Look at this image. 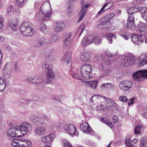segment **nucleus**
Segmentation results:
<instances>
[{"label":"nucleus","mask_w":147,"mask_h":147,"mask_svg":"<svg viewBox=\"0 0 147 147\" xmlns=\"http://www.w3.org/2000/svg\"><path fill=\"white\" fill-rule=\"evenodd\" d=\"M35 134L38 136H41L45 134L47 132L46 127L44 126H38L34 131Z\"/></svg>","instance_id":"16"},{"label":"nucleus","mask_w":147,"mask_h":147,"mask_svg":"<svg viewBox=\"0 0 147 147\" xmlns=\"http://www.w3.org/2000/svg\"><path fill=\"white\" fill-rule=\"evenodd\" d=\"M141 16H142V17L147 22V17L144 14H142Z\"/></svg>","instance_id":"61"},{"label":"nucleus","mask_w":147,"mask_h":147,"mask_svg":"<svg viewBox=\"0 0 147 147\" xmlns=\"http://www.w3.org/2000/svg\"><path fill=\"white\" fill-rule=\"evenodd\" d=\"M42 67L46 71L52 69L53 64L50 61H45L42 63Z\"/></svg>","instance_id":"22"},{"label":"nucleus","mask_w":147,"mask_h":147,"mask_svg":"<svg viewBox=\"0 0 147 147\" xmlns=\"http://www.w3.org/2000/svg\"><path fill=\"white\" fill-rule=\"evenodd\" d=\"M74 11L73 7H72L69 6L67 7V9L66 14L68 16L70 17L73 15Z\"/></svg>","instance_id":"35"},{"label":"nucleus","mask_w":147,"mask_h":147,"mask_svg":"<svg viewBox=\"0 0 147 147\" xmlns=\"http://www.w3.org/2000/svg\"><path fill=\"white\" fill-rule=\"evenodd\" d=\"M142 116L144 118H147V112L143 113L142 115Z\"/></svg>","instance_id":"64"},{"label":"nucleus","mask_w":147,"mask_h":147,"mask_svg":"<svg viewBox=\"0 0 147 147\" xmlns=\"http://www.w3.org/2000/svg\"><path fill=\"white\" fill-rule=\"evenodd\" d=\"M134 99H135V98H132L129 100H128V105H130L132 104L134 102Z\"/></svg>","instance_id":"54"},{"label":"nucleus","mask_w":147,"mask_h":147,"mask_svg":"<svg viewBox=\"0 0 147 147\" xmlns=\"http://www.w3.org/2000/svg\"><path fill=\"white\" fill-rule=\"evenodd\" d=\"M96 97H97V98H98L99 97H100V98L102 100H105V101L107 100V99L105 97L103 96H100L99 95H94L91 98V100L93 99L94 98H95Z\"/></svg>","instance_id":"48"},{"label":"nucleus","mask_w":147,"mask_h":147,"mask_svg":"<svg viewBox=\"0 0 147 147\" xmlns=\"http://www.w3.org/2000/svg\"><path fill=\"white\" fill-rule=\"evenodd\" d=\"M140 147H147V138L144 137L141 140Z\"/></svg>","instance_id":"40"},{"label":"nucleus","mask_w":147,"mask_h":147,"mask_svg":"<svg viewBox=\"0 0 147 147\" xmlns=\"http://www.w3.org/2000/svg\"><path fill=\"white\" fill-rule=\"evenodd\" d=\"M73 77L75 78V79L82 80V79H84V76H83V74H81V72L78 71L75 73L73 75Z\"/></svg>","instance_id":"33"},{"label":"nucleus","mask_w":147,"mask_h":147,"mask_svg":"<svg viewBox=\"0 0 147 147\" xmlns=\"http://www.w3.org/2000/svg\"><path fill=\"white\" fill-rule=\"evenodd\" d=\"M20 31L23 35L26 36H32L34 32V30L25 22L21 24Z\"/></svg>","instance_id":"5"},{"label":"nucleus","mask_w":147,"mask_h":147,"mask_svg":"<svg viewBox=\"0 0 147 147\" xmlns=\"http://www.w3.org/2000/svg\"><path fill=\"white\" fill-rule=\"evenodd\" d=\"M109 23V22L104 21L99 23L97 25V27L99 29L104 28L105 30H110L112 29L111 27L105 26L107 24Z\"/></svg>","instance_id":"24"},{"label":"nucleus","mask_w":147,"mask_h":147,"mask_svg":"<svg viewBox=\"0 0 147 147\" xmlns=\"http://www.w3.org/2000/svg\"><path fill=\"white\" fill-rule=\"evenodd\" d=\"M81 54L80 58L84 61H89L91 59L92 55L90 53L86 51L82 52Z\"/></svg>","instance_id":"20"},{"label":"nucleus","mask_w":147,"mask_h":147,"mask_svg":"<svg viewBox=\"0 0 147 147\" xmlns=\"http://www.w3.org/2000/svg\"><path fill=\"white\" fill-rule=\"evenodd\" d=\"M12 65L11 63H7L4 66L3 70V78L0 76V91L4 90L6 87L5 81L11 77Z\"/></svg>","instance_id":"2"},{"label":"nucleus","mask_w":147,"mask_h":147,"mask_svg":"<svg viewBox=\"0 0 147 147\" xmlns=\"http://www.w3.org/2000/svg\"><path fill=\"white\" fill-rule=\"evenodd\" d=\"M11 144L15 147H31L32 146L31 142L25 139H14L12 140Z\"/></svg>","instance_id":"6"},{"label":"nucleus","mask_w":147,"mask_h":147,"mask_svg":"<svg viewBox=\"0 0 147 147\" xmlns=\"http://www.w3.org/2000/svg\"><path fill=\"white\" fill-rule=\"evenodd\" d=\"M46 80L47 82H50L54 78L55 75L52 69L46 71Z\"/></svg>","instance_id":"23"},{"label":"nucleus","mask_w":147,"mask_h":147,"mask_svg":"<svg viewBox=\"0 0 147 147\" xmlns=\"http://www.w3.org/2000/svg\"><path fill=\"white\" fill-rule=\"evenodd\" d=\"M32 129V126L30 123L24 122L20 125H16L9 129L6 134L9 137H20L29 133Z\"/></svg>","instance_id":"1"},{"label":"nucleus","mask_w":147,"mask_h":147,"mask_svg":"<svg viewBox=\"0 0 147 147\" xmlns=\"http://www.w3.org/2000/svg\"><path fill=\"white\" fill-rule=\"evenodd\" d=\"M71 53L70 52L66 53L62 58V60L64 61L66 64L67 65L71 61Z\"/></svg>","instance_id":"29"},{"label":"nucleus","mask_w":147,"mask_h":147,"mask_svg":"<svg viewBox=\"0 0 147 147\" xmlns=\"http://www.w3.org/2000/svg\"><path fill=\"white\" fill-rule=\"evenodd\" d=\"M14 70L16 71H18L19 70L18 65L17 62H16L15 64Z\"/></svg>","instance_id":"58"},{"label":"nucleus","mask_w":147,"mask_h":147,"mask_svg":"<svg viewBox=\"0 0 147 147\" xmlns=\"http://www.w3.org/2000/svg\"><path fill=\"white\" fill-rule=\"evenodd\" d=\"M14 10L13 5H11L9 7L7 8L6 13L7 14H11L13 12Z\"/></svg>","instance_id":"42"},{"label":"nucleus","mask_w":147,"mask_h":147,"mask_svg":"<svg viewBox=\"0 0 147 147\" xmlns=\"http://www.w3.org/2000/svg\"><path fill=\"white\" fill-rule=\"evenodd\" d=\"M91 36H87L84 37L82 41V44L83 46H86L88 44H90L91 43Z\"/></svg>","instance_id":"30"},{"label":"nucleus","mask_w":147,"mask_h":147,"mask_svg":"<svg viewBox=\"0 0 147 147\" xmlns=\"http://www.w3.org/2000/svg\"><path fill=\"white\" fill-rule=\"evenodd\" d=\"M89 87L92 89H95L97 86L98 81L97 80L94 81H84Z\"/></svg>","instance_id":"27"},{"label":"nucleus","mask_w":147,"mask_h":147,"mask_svg":"<svg viewBox=\"0 0 147 147\" xmlns=\"http://www.w3.org/2000/svg\"><path fill=\"white\" fill-rule=\"evenodd\" d=\"M3 20L2 16H0V30L2 29L3 26Z\"/></svg>","instance_id":"51"},{"label":"nucleus","mask_w":147,"mask_h":147,"mask_svg":"<svg viewBox=\"0 0 147 147\" xmlns=\"http://www.w3.org/2000/svg\"><path fill=\"white\" fill-rule=\"evenodd\" d=\"M127 147H134V145L131 143V142L126 144Z\"/></svg>","instance_id":"63"},{"label":"nucleus","mask_w":147,"mask_h":147,"mask_svg":"<svg viewBox=\"0 0 147 147\" xmlns=\"http://www.w3.org/2000/svg\"><path fill=\"white\" fill-rule=\"evenodd\" d=\"M65 28V25L62 22L55 23L53 26V29L54 31L57 33L63 31Z\"/></svg>","instance_id":"13"},{"label":"nucleus","mask_w":147,"mask_h":147,"mask_svg":"<svg viewBox=\"0 0 147 147\" xmlns=\"http://www.w3.org/2000/svg\"><path fill=\"white\" fill-rule=\"evenodd\" d=\"M64 129L67 133L70 135L75 134L76 131V128L72 124L67 123L64 125Z\"/></svg>","instance_id":"9"},{"label":"nucleus","mask_w":147,"mask_h":147,"mask_svg":"<svg viewBox=\"0 0 147 147\" xmlns=\"http://www.w3.org/2000/svg\"><path fill=\"white\" fill-rule=\"evenodd\" d=\"M26 80L28 82L39 84L42 82L43 81V78L41 76H35L32 77H28L26 78Z\"/></svg>","instance_id":"15"},{"label":"nucleus","mask_w":147,"mask_h":147,"mask_svg":"<svg viewBox=\"0 0 147 147\" xmlns=\"http://www.w3.org/2000/svg\"><path fill=\"white\" fill-rule=\"evenodd\" d=\"M43 44V42L40 40L36 42V45L38 47H40L42 46Z\"/></svg>","instance_id":"56"},{"label":"nucleus","mask_w":147,"mask_h":147,"mask_svg":"<svg viewBox=\"0 0 147 147\" xmlns=\"http://www.w3.org/2000/svg\"><path fill=\"white\" fill-rule=\"evenodd\" d=\"M108 5V4L106 3L105 5H104V6H103V7H102L101 10H100V11L98 12V13L97 15V16H98L99 15H101L102 14L103 12H104V11H105V7L106 6H107Z\"/></svg>","instance_id":"46"},{"label":"nucleus","mask_w":147,"mask_h":147,"mask_svg":"<svg viewBox=\"0 0 147 147\" xmlns=\"http://www.w3.org/2000/svg\"><path fill=\"white\" fill-rule=\"evenodd\" d=\"M17 23L15 20H9L8 23V26L11 29L14 31L18 29Z\"/></svg>","instance_id":"25"},{"label":"nucleus","mask_w":147,"mask_h":147,"mask_svg":"<svg viewBox=\"0 0 147 147\" xmlns=\"http://www.w3.org/2000/svg\"><path fill=\"white\" fill-rule=\"evenodd\" d=\"M101 121L106 124L110 128H113V125L111 122L107 118H102L101 119Z\"/></svg>","instance_id":"37"},{"label":"nucleus","mask_w":147,"mask_h":147,"mask_svg":"<svg viewBox=\"0 0 147 147\" xmlns=\"http://www.w3.org/2000/svg\"><path fill=\"white\" fill-rule=\"evenodd\" d=\"M135 26L134 17L133 16H129L127 20L126 28L129 29H131Z\"/></svg>","instance_id":"18"},{"label":"nucleus","mask_w":147,"mask_h":147,"mask_svg":"<svg viewBox=\"0 0 147 147\" xmlns=\"http://www.w3.org/2000/svg\"><path fill=\"white\" fill-rule=\"evenodd\" d=\"M125 144L131 142V138L130 137H127L125 139Z\"/></svg>","instance_id":"53"},{"label":"nucleus","mask_w":147,"mask_h":147,"mask_svg":"<svg viewBox=\"0 0 147 147\" xmlns=\"http://www.w3.org/2000/svg\"><path fill=\"white\" fill-rule=\"evenodd\" d=\"M85 28V25L84 24L81 25L78 29L76 33V35H78L80 37Z\"/></svg>","instance_id":"36"},{"label":"nucleus","mask_w":147,"mask_h":147,"mask_svg":"<svg viewBox=\"0 0 147 147\" xmlns=\"http://www.w3.org/2000/svg\"><path fill=\"white\" fill-rule=\"evenodd\" d=\"M114 36L115 37V36L114 35H113L111 33H109L107 35L104 36V37H105L109 41L110 43H112V38Z\"/></svg>","instance_id":"39"},{"label":"nucleus","mask_w":147,"mask_h":147,"mask_svg":"<svg viewBox=\"0 0 147 147\" xmlns=\"http://www.w3.org/2000/svg\"><path fill=\"white\" fill-rule=\"evenodd\" d=\"M139 11H138L140 12L143 13L147 12V8L146 7H141L140 8L139 7Z\"/></svg>","instance_id":"47"},{"label":"nucleus","mask_w":147,"mask_h":147,"mask_svg":"<svg viewBox=\"0 0 147 147\" xmlns=\"http://www.w3.org/2000/svg\"><path fill=\"white\" fill-rule=\"evenodd\" d=\"M139 61L141 65L147 64V53H141L139 56Z\"/></svg>","instance_id":"21"},{"label":"nucleus","mask_w":147,"mask_h":147,"mask_svg":"<svg viewBox=\"0 0 147 147\" xmlns=\"http://www.w3.org/2000/svg\"><path fill=\"white\" fill-rule=\"evenodd\" d=\"M80 129L83 132L88 134L91 131L92 128L86 122H82L80 124Z\"/></svg>","instance_id":"19"},{"label":"nucleus","mask_w":147,"mask_h":147,"mask_svg":"<svg viewBox=\"0 0 147 147\" xmlns=\"http://www.w3.org/2000/svg\"><path fill=\"white\" fill-rule=\"evenodd\" d=\"M119 100L122 102H126L128 101V99L125 96H121L119 97Z\"/></svg>","instance_id":"44"},{"label":"nucleus","mask_w":147,"mask_h":147,"mask_svg":"<svg viewBox=\"0 0 147 147\" xmlns=\"http://www.w3.org/2000/svg\"><path fill=\"white\" fill-rule=\"evenodd\" d=\"M39 29L40 30L44 33L47 34L48 32V28L46 25L43 23H41Z\"/></svg>","instance_id":"31"},{"label":"nucleus","mask_w":147,"mask_h":147,"mask_svg":"<svg viewBox=\"0 0 147 147\" xmlns=\"http://www.w3.org/2000/svg\"><path fill=\"white\" fill-rule=\"evenodd\" d=\"M92 66L88 64L84 63L80 67L81 74L84 76V79L89 80L92 78L90 74L92 71Z\"/></svg>","instance_id":"4"},{"label":"nucleus","mask_w":147,"mask_h":147,"mask_svg":"<svg viewBox=\"0 0 147 147\" xmlns=\"http://www.w3.org/2000/svg\"><path fill=\"white\" fill-rule=\"evenodd\" d=\"M54 42H56L59 38V36L57 35H54L52 36Z\"/></svg>","instance_id":"55"},{"label":"nucleus","mask_w":147,"mask_h":147,"mask_svg":"<svg viewBox=\"0 0 147 147\" xmlns=\"http://www.w3.org/2000/svg\"><path fill=\"white\" fill-rule=\"evenodd\" d=\"M133 84V83L131 81L124 80L119 84V87L121 90L126 91L131 88Z\"/></svg>","instance_id":"10"},{"label":"nucleus","mask_w":147,"mask_h":147,"mask_svg":"<svg viewBox=\"0 0 147 147\" xmlns=\"http://www.w3.org/2000/svg\"><path fill=\"white\" fill-rule=\"evenodd\" d=\"M132 77L137 81H140L142 78H145V74L144 69H141L134 73Z\"/></svg>","instance_id":"14"},{"label":"nucleus","mask_w":147,"mask_h":147,"mask_svg":"<svg viewBox=\"0 0 147 147\" xmlns=\"http://www.w3.org/2000/svg\"><path fill=\"white\" fill-rule=\"evenodd\" d=\"M80 3L82 4V7L81 10L79 14V15L80 16L78 21V22H80L83 20L87 13L86 11L87 8L90 5V4H87L86 5L84 4V0H81L80 1Z\"/></svg>","instance_id":"8"},{"label":"nucleus","mask_w":147,"mask_h":147,"mask_svg":"<svg viewBox=\"0 0 147 147\" xmlns=\"http://www.w3.org/2000/svg\"><path fill=\"white\" fill-rule=\"evenodd\" d=\"M107 55L109 57H113L115 55L114 54H112L110 52H107L106 53Z\"/></svg>","instance_id":"62"},{"label":"nucleus","mask_w":147,"mask_h":147,"mask_svg":"<svg viewBox=\"0 0 147 147\" xmlns=\"http://www.w3.org/2000/svg\"><path fill=\"white\" fill-rule=\"evenodd\" d=\"M34 122L37 125H40L42 124V119L40 117H35L34 119Z\"/></svg>","instance_id":"43"},{"label":"nucleus","mask_w":147,"mask_h":147,"mask_svg":"<svg viewBox=\"0 0 147 147\" xmlns=\"http://www.w3.org/2000/svg\"><path fill=\"white\" fill-rule=\"evenodd\" d=\"M50 5L48 2H45L41 7V11L36 14L37 18L42 21H45L49 19L51 14V12L48 11V8H49Z\"/></svg>","instance_id":"3"},{"label":"nucleus","mask_w":147,"mask_h":147,"mask_svg":"<svg viewBox=\"0 0 147 147\" xmlns=\"http://www.w3.org/2000/svg\"><path fill=\"white\" fill-rule=\"evenodd\" d=\"M91 42L92 43H94L96 45H99L101 43V40L100 37L97 36L94 38L91 37Z\"/></svg>","instance_id":"32"},{"label":"nucleus","mask_w":147,"mask_h":147,"mask_svg":"<svg viewBox=\"0 0 147 147\" xmlns=\"http://www.w3.org/2000/svg\"><path fill=\"white\" fill-rule=\"evenodd\" d=\"M98 68L100 71H102L103 70L104 66L102 64H99L98 66Z\"/></svg>","instance_id":"59"},{"label":"nucleus","mask_w":147,"mask_h":147,"mask_svg":"<svg viewBox=\"0 0 147 147\" xmlns=\"http://www.w3.org/2000/svg\"><path fill=\"white\" fill-rule=\"evenodd\" d=\"M146 26L145 24L140 22L136 28V31L139 33L143 32L145 30Z\"/></svg>","instance_id":"28"},{"label":"nucleus","mask_w":147,"mask_h":147,"mask_svg":"<svg viewBox=\"0 0 147 147\" xmlns=\"http://www.w3.org/2000/svg\"><path fill=\"white\" fill-rule=\"evenodd\" d=\"M72 34L69 33L67 34L65 36V38L63 40V45L66 47H70L71 44L72 39L71 38Z\"/></svg>","instance_id":"17"},{"label":"nucleus","mask_w":147,"mask_h":147,"mask_svg":"<svg viewBox=\"0 0 147 147\" xmlns=\"http://www.w3.org/2000/svg\"><path fill=\"white\" fill-rule=\"evenodd\" d=\"M135 57L130 56L123 55L121 57L122 65L124 66H130L135 62Z\"/></svg>","instance_id":"7"},{"label":"nucleus","mask_w":147,"mask_h":147,"mask_svg":"<svg viewBox=\"0 0 147 147\" xmlns=\"http://www.w3.org/2000/svg\"><path fill=\"white\" fill-rule=\"evenodd\" d=\"M96 108L98 110L101 109L103 110L105 109V108L104 107V104L102 103H101L100 105L98 104V106H96Z\"/></svg>","instance_id":"49"},{"label":"nucleus","mask_w":147,"mask_h":147,"mask_svg":"<svg viewBox=\"0 0 147 147\" xmlns=\"http://www.w3.org/2000/svg\"><path fill=\"white\" fill-rule=\"evenodd\" d=\"M55 138V136L53 134H50L48 135L43 136L40 139L41 141L43 143L49 144L53 142Z\"/></svg>","instance_id":"12"},{"label":"nucleus","mask_w":147,"mask_h":147,"mask_svg":"<svg viewBox=\"0 0 147 147\" xmlns=\"http://www.w3.org/2000/svg\"><path fill=\"white\" fill-rule=\"evenodd\" d=\"M115 87L114 84L109 83L103 84L101 86V88H106L109 91L114 90L115 89Z\"/></svg>","instance_id":"26"},{"label":"nucleus","mask_w":147,"mask_h":147,"mask_svg":"<svg viewBox=\"0 0 147 147\" xmlns=\"http://www.w3.org/2000/svg\"><path fill=\"white\" fill-rule=\"evenodd\" d=\"M145 35L144 34L138 36L135 34V35L131 37V40L132 42L135 44L139 45L142 42H143L145 39Z\"/></svg>","instance_id":"11"},{"label":"nucleus","mask_w":147,"mask_h":147,"mask_svg":"<svg viewBox=\"0 0 147 147\" xmlns=\"http://www.w3.org/2000/svg\"><path fill=\"white\" fill-rule=\"evenodd\" d=\"M139 11V9L138 7L137 8L132 7L128 9L127 12L129 14L131 15L134 13L138 11Z\"/></svg>","instance_id":"34"},{"label":"nucleus","mask_w":147,"mask_h":147,"mask_svg":"<svg viewBox=\"0 0 147 147\" xmlns=\"http://www.w3.org/2000/svg\"><path fill=\"white\" fill-rule=\"evenodd\" d=\"M119 34L126 40H127L129 38V34L127 32H121L119 33Z\"/></svg>","instance_id":"38"},{"label":"nucleus","mask_w":147,"mask_h":147,"mask_svg":"<svg viewBox=\"0 0 147 147\" xmlns=\"http://www.w3.org/2000/svg\"><path fill=\"white\" fill-rule=\"evenodd\" d=\"M143 126L140 125H138L134 129V134L136 135H138L140 134V130L142 128Z\"/></svg>","instance_id":"41"},{"label":"nucleus","mask_w":147,"mask_h":147,"mask_svg":"<svg viewBox=\"0 0 147 147\" xmlns=\"http://www.w3.org/2000/svg\"><path fill=\"white\" fill-rule=\"evenodd\" d=\"M118 121V118L116 116L114 115L113 118V122L115 123H117Z\"/></svg>","instance_id":"52"},{"label":"nucleus","mask_w":147,"mask_h":147,"mask_svg":"<svg viewBox=\"0 0 147 147\" xmlns=\"http://www.w3.org/2000/svg\"><path fill=\"white\" fill-rule=\"evenodd\" d=\"M54 42L51 37L49 38L47 40L46 43L47 44H50L54 43Z\"/></svg>","instance_id":"50"},{"label":"nucleus","mask_w":147,"mask_h":147,"mask_svg":"<svg viewBox=\"0 0 147 147\" xmlns=\"http://www.w3.org/2000/svg\"><path fill=\"white\" fill-rule=\"evenodd\" d=\"M63 142L64 147H72L69 142L67 140L64 139L63 140Z\"/></svg>","instance_id":"45"},{"label":"nucleus","mask_w":147,"mask_h":147,"mask_svg":"<svg viewBox=\"0 0 147 147\" xmlns=\"http://www.w3.org/2000/svg\"><path fill=\"white\" fill-rule=\"evenodd\" d=\"M51 126L52 127L55 128H59V129H61L62 128L61 127V126L56 125H55L54 124H53Z\"/></svg>","instance_id":"60"},{"label":"nucleus","mask_w":147,"mask_h":147,"mask_svg":"<svg viewBox=\"0 0 147 147\" xmlns=\"http://www.w3.org/2000/svg\"><path fill=\"white\" fill-rule=\"evenodd\" d=\"M42 117L46 121H49V119L48 117L44 114H43L42 115Z\"/></svg>","instance_id":"57"}]
</instances>
